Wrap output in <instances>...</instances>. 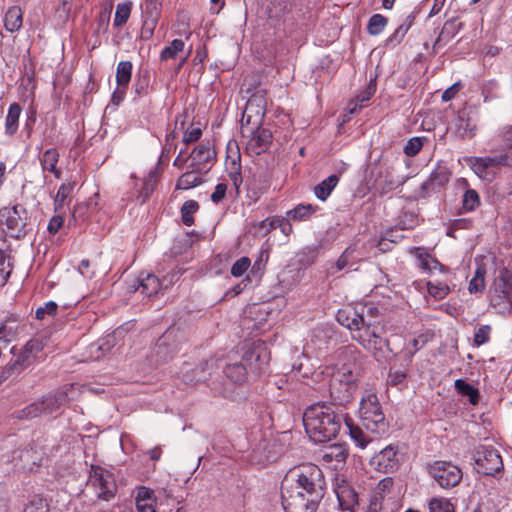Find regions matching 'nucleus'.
<instances>
[{"label": "nucleus", "instance_id": "1", "mask_svg": "<svg viewBox=\"0 0 512 512\" xmlns=\"http://www.w3.org/2000/svg\"><path fill=\"white\" fill-rule=\"evenodd\" d=\"M377 309L365 304L355 307L346 306L339 309L336 319L340 325L351 332V337L378 361H382L389 351V341L378 332V327L371 319Z\"/></svg>", "mask_w": 512, "mask_h": 512}, {"label": "nucleus", "instance_id": "2", "mask_svg": "<svg viewBox=\"0 0 512 512\" xmlns=\"http://www.w3.org/2000/svg\"><path fill=\"white\" fill-rule=\"evenodd\" d=\"M377 309L365 304L355 307L346 306L339 309L336 319L340 325L351 332V337L378 361H382L389 351V341L378 332V327L371 319Z\"/></svg>", "mask_w": 512, "mask_h": 512}, {"label": "nucleus", "instance_id": "3", "mask_svg": "<svg viewBox=\"0 0 512 512\" xmlns=\"http://www.w3.org/2000/svg\"><path fill=\"white\" fill-rule=\"evenodd\" d=\"M303 424L306 433L314 442H328L338 435L342 415L337 414L330 406L314 404L305 410Z\"/></svg>", "mask_w": 512, "mask_h": 512}, {"label": "nucleus", "instance_id": "4", "mask_svg": "<svg viewBox=\"0 0 512 512\" xmlns=\"http://www.w3.org/2000/svg\"><path fill=\"white\" fill-rule=\"evenodd\" d=\"M302 489L306 494L299 491H285L281 497L282 506L286 512H316L324 492L321 490V483L313 475L304 476L301 480Z\"/></svg>", "mask_w": 512, "mask_h": 512}, {"label": "nucleus", "instance_id": "5", "mask_svg": "<svg viewBox=\"0 0 512 512\" xmlns=\"http://www.w3.org/2000/svg\"><path fill=\"white\" fill-rule=\"evenodd\" d=\"M489 307L497 314L507 316L512 311V272L505 266L498 269L488 289Z\"/></svg>", "mask_w": 512, "mask_h": 512}, {"label": "nucleus", "instance_id": "6", "mask_svg": "<svg viewBox=\"0 0 512 512\" xmlns=\"http://www.w3.org/2000/svg\"><path fill=\"white\" fill-rule=\"evenodd\" d=\"M359 417L361 425L366 431L377 436L388 433L389 424L375 393L367 391L362 396L359 406Z\"/></svg>", "mask_w": 512, "mask_h": 512}, {"label": "nucleus", "instance_id": "7", "mask_svg": "<svg viewBox=\"0 0 512 512\" xmlns=\"http://www.w3.org/2000/svg\"><path fill=\"white\" fill-rule=\"evenodd\" d=\"M0 226L10 237L24 238L32 230L28 211L20 204L0 209Z\"/></svg>", "mask_w": 512, "mask_h": 512}, {"label": "nucleus", "instance_id": "8", "mask_svg": "<svg viewBox=\"0 0 512 512\" xmlns=\"http://www.w3.org/2000/svg\"><path fill=\"white\" fill-rule=\"evenodd\" d=\"M68 401L67 392L63 389L49 392L35 402L15 412L16 418L29 420L41 415H48L56 412Z\"/></svg>", "mask_w": 512, "mask_h": 512}, {"label": "nucleus", "instance_id": "9", "mask_svg": "<svg viewBox=\"0 0 512 512\" xmlns=\"http://www.w3.org/2000/svg\"><path fill=\"white\" fill-rule=\"evenodd\" d=\"M356 389L357 376L350 368L343 367L332 375L329 393L334 405L345 406L350 403Z\"/></svg>", "mask_w": 512, "mask_h": 512}, {"label": "nucleus", "instance_id": "10", "mask_svg": "<svg viewBox=\"0 0 512 512\" xmlns=\"http://www.w3.org/2000/svg\"><path fill=\"white\" fill-rule=\"evenodd\" d=\"M427 469L429 475L443 489L457 486L463 477L461 468L450 461H434L428 465Z\"/></svg>", "mask_w": 512, "mask_h": 512}, {"label": "nucleus", "instance_id": "11", "mask_svg": "<svg viewBox=\"0 0 512 512\" xmlns=\"http://www.w3.org/2000/svg\"><path fill=\"white\" fill-rule=\"evenodd\" d=\"M305 475L308 477L309 475H313L315 478L317 477L321 483V490L325 493L326 481L322 470L317 465L306 464L290 471V474L285 477L281 485V496L285 491H299L300 494H306V490L302 489L303 486H301V480Z\"/></svg>", "mask_w": 512, "mask_h": 512}, {"label": "nucleus", "instance_id": "12", "mask_svg": "<svg viewBox=\"0 0 512 512\" xmlns=\"http://www.w3.org/2000/svg\"><path fill=\"white\" fill-rule=\"evenodd\" d=\"M89 482L99 499L110 501L115 497L117 485L112 473L100 466H91Z\"/></svg>", "mask_w": 512, "mask_h": 512}, {"label": "nucleus", "instance_id": "13", "mask_svg": "<svg viewBox=\"0 0 512 512\" xmlns=\"http://www.w3.org/2000/svg\"><path fill=\"white\" fill-rule=\"evenodd\" d=\"M475 464L478 473L493 476L503 470V461L499 452L491 446H481L476 451Z\"/></svg>", "mask_w": 512, "mask_h": 512}, {"label": "nucleus", "instance_id": "14", "mask_svg": "<svg viewBox=\"0 0 512 512\" xmlns=\"http://www.w3.org/2000/svg\"><path fill=\"white\" fill-rule=\"evenodd\" d=\"M179 351L174 330H167L160 336L151 351V362L160 365L172 359Z\"/></svg>", "mask_w": 512, "mask_h": 512}, {"label": "nucleus", "instance_id": "15", "mask_svg": "<svg viewBox=\"0 0 512 512\" xmlns=\"http://www.w3.org/2000/svg\"><path fill=\"white\" fill-rule=\"evenodd\" d=\"M398 453V445L389 444L371 458L370 465L379 472L392 473L400 465Z\"/></svg>", "mask_w": 512, "mask_h": 512}, {"label": "nucleus", "instance_id": "16", "mask_svg": "<svg viewBox=\"0 0 512 512\" xmlns=\"http://www.w3.org/2000/svg\"><path fill=\"white\" fill-rule=\"evenodd\" d=\"M268 360L266 347L264 344H258L244 353L241 363L247 367V372L260 374L268 365Z\"/></svg>", "mask_w": 512, "mask_h": 512}, {"label": "nucleus", "instance_id": "17", "mask_svg": "<svg viewBox=\"0 0 512 512\" xmlns=\"http://www.w3.org/2000/svg\"><path fill=\"white\" fill-rule=\"evenodd\" d=\"M272 143V134L269 130L256 129L246 144V152L250 156L260 155L266 152Z\"/></svg>", "mask_w": 512, "mask_h": 512}, {"label": "nucleus", "instance_id": "18", "mask_svg": "<svg viewBox=\"0 0 512 512\" xmlns=\"http://www.w3.org/2000/svg\"><path fill=\"white\" fill-rule=\"evenodd\" d=\"M137 512H156L155 491L146 486H138L133 491Z\"/></svg>", "mask_w": 512, "mask_h": 512}, {"label": "nucleus", "instance_id": "19", "mask_svg": "<svg viewBox=\"0 0 512 512\" xmlns=\"http://www.w3.org/2000/svg\"><path fill=\"white\" fill-rule=\"evenodd\" d=\"M450 171L445 166H437L429 175L428 179L423 182L421 189L425 193L435 191L436 189L444 186L450 179Z\"/></svg>", "mask_w": 512, "mask_h": 512}, {"label": "nucleus", "instance_id": "20", "mask_svg": "<svg viewBox=\"0 0 512 512\" xmlns=\"http://www.w3.org/2000/svg\"><path fill=\"white\" fill-rule=\"evenodd\" d=\"M215 155V151L211 149L208 143L199 144L189 155V158L192 160L189 167L199 168L200 165H205L211 162L215 158Z\"/></svg>", "mask_w": 512, "mask_h": 512}, {"label": "nucleus", "instance_id": "21", "mask_svg": "<svg viewBox=\"0 0 512 512\" xmlns=\"http://www.w3.org/2000/svg\"><path fill=\"white\" fill-rule=\"evenodd\" d=\"M138 283L139 286L137 290L140 289L141 293L147 297L155 295L163 285V283L154 274L144 272L140 273Z\"/></svg>", "mask_w": 512, "mask_h": 512}, {"label": "nucleus", "instance_id": "22", "mask_svg": "<svg viewBox=\"0 0 512 512\" xmlns=\"http://www.w3.org/2000/svg\"><path fill=\"white\" fill-rule=\"evenodd\" d=\"M245 189H246V197L251 202H256L260 196L265 192L266 185L262 181L261 177L256 175H247L245 176Z\"/></svg>", "mask_w": 512, "mask_h": 512}, {"label": "nucleus", "instance_id": "23", "mask_svg": "<svg viewBox=\"0 0 512 512\" xmlns=\"http://www.w3.org/2000/svg\"><path fill=\"white\" fill-rule=\"evenodd\" d=\"M75 182L63 183L54 198L55 213H65V206L70 202Z\"/></svg>", "mask_w": 512, "mask_h": 512}, {"label": "nucleus", "instance_id": "24", "mask_svg": "<svg viewBox=\"0 0 512 512\" xmlns=\"http://www.w3.org/2000/svg\"><path fill=\"white\" fill-rule=\"evenodd\" d=\"M207 365H208L207 362H203L192 369H190V365H185L181 371L182 380L189 385H193L198 382L205 381L206 375H207V373H206Z\"/></svg>", "mask_w": 512, "mask_h": 512}, {"label": "nucleus", "instance_id": "25", "mask_svg": "<svg viewBox=\"0 0 512 512\" xmlns=\"http://www.w3.org/2000/svg\"><path fill=\"white\" fill-rule=\"evenodd\" d=\"M487 274L486 264L478 263L474 275L469 281L468 291L470 294H482L486 287L485 277Z\"/></svg>", "mask_w": 512, "mask_h": 512}, {"label": "nucleus", "instance_id": "26", "mask_svg": "<svg viewBox=\"0 0 512 512\" xmlns=\"http://www.w3.org/2000/svg\"><path fill=\"white\" fill-rule=\"evenodd\" d=\"M190 171L183 173L176 182V189L188 190L202 184L203 179L198 175L200 168L190 167Z\"/></svg>", "mask_w": 512, "mask_h": 512}, {"label": "nucleus", "instance_id": "27", "mask_svg": "<svg viewBox=\"0 0 512 512\" xmlns=\"http://www.w3.org/2000/svg\"><path fill=\"white\" fill-rule=\"evenodd\" d=\"M58 161L59 153L55 148L47 149L40 159L42 169L53 173L57 179L61 177V171L57 169Z\"/></svg>", "mask_w": 512, "mask_h": 512}, {"label": "nucleus", "instance_id": "28", "mask_svg": "<svg viewBox=\"0 0 512 512\" xmlns=\"http://www.w3.org/2000/svg\"><path fill=\"white\" fill-rule=\"evenodd\" d=\"M339 505L343 510H353L357 504V494L347 485L340 486L336 490Z\"/></svg>", "mask_w": 512, "mask_h": 512}, {"label": "nucleus", "instance_id": "29", "mask_svg": "<svg viewBox=\"0 0 512 512\" xmlns=\"http://www.w3.org/2000/svg\"><path fill=\"white\" fill-rule=\"evenodd\" d=\"M21 112L22 108L18 103H12L9 106L5 119V133L7 135L13 136L17 132Z\"/></svg>", "mask_w": 512, "mask_h": 512}, {"label": "nucleus", "instance_id": "30", "mask_svg": "<svg viewBox=\"0 0 512 512\" xmlns=\"http://www.w3.org/2000/svg\"><path fill=\"white\" fill-rule=\"evenodd\" d=\"M157 181H158V171H157V168H154L145 177V179L143 181V186L137 196V200L140 202V204H144L149 199V197L152 195Z\"/></svg>", "mask_w": 512, "mask_h": 512}, {"label": "nucleus", "instance_id": "31", "mask_svg": "<svg viewBox=\"0 0 512 512\" xmlns=\"http://www.w3.org/2000/svg\"><path fill=\"white\" fill-rule=\"evenodd\" d=\"M338 182L339 177L337 175L332 174L328 176L326 179L315 186L314 193L316 197L321 201H325L337 186Z\"/></svg>", "mask_w": 512, "mask_h": 512}, {"label": "nucleus", "instance_id": "32", "mask_svg": "<svg viewBox=\"0 0 512 512\" xmlns=\"http://www.w3.org/2000/svg\"><path fill=\"white\" fill-rule=\"evenodd\" d=\"M454 387L460 395L468 397L469 403L471 405H477L479 403V390L475 388L472 384L466 382L463 379H457L454 382Z\"/></svg>", "mask_w": 512, "mask_h": 512}, {"label": "nucleus", "instance_id": "33", "mask_svg": "<svg viewBox=\"0 0 512 512\" xmlns=\"http://www.w3.org/2000/svg\"><path fill=\"white\" fill-rule=\"evenodd\" d=\"M23 14L18 6L10 7L4 17L5 28L10 32L18 31L22 27Z\"/></svg>", "mask_w": 512, "mask_h": 512}, {"label": "nucleus", "instance_id": "34", "mask_svg": "<svg viewBox=\"0 0 512 512\" xmlns=\"http://www.w3.org/2000/svg\"><path fill=\"white\" fill-rule=\"evenodd\" d=\"M224 374L232 382L241 384L245 382L248 372L244 363L239 362L226 365L224 368Z\"/></svg>", "mask_w": 512, "mask_h": 512}, {"label": "nucleus", "instance_id": "35", "mask_svg": "<svg viewBox=\"0 0 512 512\" xmlns=\"http://www.w3.org/2000/svg\"><path fill=\"white\" fill-rule=\"evenodd\" d=\"M404 183L403 179L395 178L390 172H386L385 175H381L376 179V188L380 190L381 194L389 193L390 191L398 188Z\"/></svg>", "mask_w": 512, "mask_h": 512}, {"label": "nucleus", "instance_id": "36", "mask_svg": "<svg viewBox=\"0 0 512 512\" xmlns=\"http://www.w3.org/2000/svg\"><path fill=\"white\" fill-rule=\"evenodd\" d=\"M227 171L229 179L231 180L234 186L236 195L239 196L241 193V185L243 184V182L245 183V178H243L241 174L240 158H238V160H232L230 164L227 166Z\"/></svg>", "mask_w": 512, "mask_h": 512}, {"label": "nucleus", "instance_id": "37", "mask_svg": "<svg viewBox=\"0 0 512 512\" xmlns=\"http://www.w3.org/2000/svg\"><path fill=\"white\" fill-rule=\"evenodd\" d=\"M161 6L162 2L151 3V1H146L144 4V25L151 26L150 33H152V30L155 28L157 24L158 17L161 11Z\"/></svg>", "mask_w": 512, "mask_h": 512}, {"label": "nucleus", "instance_id": "38", "mask_svg": "<svg viewBox=\"0 0 512 512\" xmlns=\"http://www.w3.org/2000/svg\"><path fill=\"white\" fill-rule=\"evenodd\" d=\"M316 212V207L311 204H298L295 208L287 211L288 219L294 221L308 220Z\"/></svg>", "mask_w": 512, "mask_h": 512}, {"label": "nucleus", "instance_id": "39", "mask_svg": "<svg viewBox=\"0 0 512 512\" xmlns=\"http://www.w3.org/2000/svg\"><path fill=\"white\" fill-rule=\"evenodd\" d=\"M346 425L349 429L351 439L358 447L364 449L371 441H373V438L369 437V435L364 432L360 426L354 425L349 421H346Z\"/></svg>", "mask_w": 512, "mask_h": 512}, {"label": "nucleus", "instance_id": "40", "mask_svg": "<svg viewBox=\"0 0 512 512\" xmlns=\"http://www.w3.org/2000/svg\"><path fill=\"white\" fill-rule=\"evenodd\" d=\"M132 76V63L121 61L116 69V82L118 86H128Z\"/></svg>", "mask_w": 512, "mask_h": 512}, {"label": "nucleus", "instance_id": "41", "mask_svg": "<svg viewBox=\"0 0 512 512\" xmlns=\"http://www.w3.org/2000/svg\"><path fill=\"white\" fill-rule=\"evenodd\" d=\"M463 24L458 22L457 18H452L444 23L437 42L441 40L448 41L453 38L461 29Z\"/></svg>", "mask_w": 512, "mask_h": 512}, {"label": "nucleus", "instance_id": "42", "mask_svg": "<svg viewBox=\"0 0 512 512\" xmlns=\"http://www.w3.org/2000/svg\"><path fill=\"white\" fill-rule=\"evenodd\" d=\"M199 209V204L195 200L185 201L180 209L181 219L184 225L192 226L194 224L193 214Z\"/></svg>", "mask_w": 512, "mask_h": 512}, {"label": "nucleus", "instance_id": "43", "mask_svg": "<svg viewBox=\"0 0 512 512\" xmlns=\"http://www.w3.org/2000/svg\"><path fill=\"white\" fill-rule=\"evenodd\" d=\"M429 512H456L451 501L444 497H433L428 503Z\"/></svg>", "mask_w": 512, "mask_h": 512}, {"label": "nucleus", "instance_id": "44", "mask_svg": "<svg viewBox=\"0 0 512 512\" xmlns=\"http://www.w3.org/2000/svg\"><path fill=\"white\" fill-rule=\"evenodd\" d=\"M387 24L388 19L385 16L381 14H374L368 21L367 32L372 36L379 35L383 32Z\"/></svg>", "mask_w": 512, "mask_h": 512}, {"label": "nucleus", "instance_id": "45", "mask_svg": "<svg viewBox=\"0 0 512 512\" xmlns=\"http://www.w3.org/2000/svg\"><path fill=\"white\" fill-rule=\"evenodd\" d=\"M132 10V3L125 2L120 3L116 7L115 17H114V26L121 27L123 26L129 19L130 13Z\"/></svg>", "mask_w": 512, "mask_h": 512}, {"label": "nucleus", "instance_id": "46", "mask_svg": "<svg viewBox=\"0 0 512 512\" xmlns=\"http://www.w3.org/2000/svg\"><path fill=\"white\" fill-rule=\"evenodd\" d=\"M348 457V451L343 445H332L324 454L323 458L326 461H336L338 463L344 462Z\"/></svg>", "mask_w": 512, "mask_h": 512}, {"label": "nucleus", "instance_id": "47", "mask_svg": "<svg viewBox=\"0 0 512 512\" xmlns=\"http://www.w3.org/2000/svg\"><path fill=\"white\" fill-rule=\"evenodd\" d=\"M413 251H415V255L420 261L419 265L423 270L435 269L438 266L441 268L443 267L438 260L430 256L428 253H422L421 248L414 247Z\"/></svg>", "mask_w": 512, "mask_h": 512}, {"label": "nucleus", "instance_id": "48", "mask_svg": "<svg viewBox=\"0 0 512 512\" xmlns=\"http://www.w3.org/2000/svg\"><path fill=\"white\" fill-rule=\"evenodd\" d=\"M470 166L474 172L483 179L491 180L494 177V173L489 172L483 157H474L470 159Z\"/></svg>", "mask_w": 512, "mask_h": 512}, {"label": "nucleus", "instance_id": "49", "mask_svg": "<svg viewBox=\"0 0 512 512\" xmlns=\"http://www.w3.org/2000/svg\"><path fill=\"white\" fill-rule=\"evenodd\" d=\"M184 48V42L181 39H174L169 46H166L160 54V59L166 61L174 59Z\"/></svg>", "mask_w": 512, "mask_h": 512}, {"label": "nucleus", "instance_id": "50", "mask_svg": "<svg viewBox=\"0 0 512 512\" xmlns=\"http://www.w3.org/2000/svg\"><path fill=\"white\" fill-rule=\"evenodd\" d=\"M480 204L478 193L473 189H468L463 196L462 205L466 211L475 210Z\"/></svg>", "mask_w": 512, "mask_h": 512}, {"label": "nucleus", "instance_id": "51", "mask_svg": "<svg viewBox=\"0 0 512 512\" xmlns=\"http://www.w3.org/2000/svg\"><path fill=\"white\" fill-rule=\"evenodd\" d=\"M486 164H487V168L489 170V172L493 173V171L495 169H498L502 166H507L508 162H507V155H506V152L504 153H500V154H497V155H494V156H486V157H483Z\"/></svg>", "mask_w": 512, "mask_h": 512}, {"label": "nucleus", "instance_id": "52", "mask_svg": "<svg viewBox=\"0 0 512 512\" xmlns=\"http://www.w3.org/2000/svg\"><path fill=\"white\" fill-rule=\"evenodd\" d=\"M425 138L413 137L408 140L404 147V153L409 157L416 156L423 147Z\"/></svg>", "mask_w": 512, "mask_h": 512}, {"label": "nucleus", "instance_id": "53", "mask_svg": "<svg viewBox=\"0 0 512 512\" xmlns=\"http://www.w3.org/2000/svg\"><path fill=\"white\" fill-rule=\"evenodd\" d=\"M491 326L490 325H482L479 327L473 338V343L475 346H481L486 344L490 340Z\"/></svg>", "mask_w": 512, "mask_h": 512}, {"label": "nucleus", "instance_id": "54", "mask_svg": "<svg viewBox=\"0 0 512 512\" xmlns=\"http://www.w3.org/2000/svg\"><path fill=\"white\" fill-rule=\"evenodd\" d=\"M24 512H49V505L46 499L34 497L26 506Z\"/></svg>", "mask_w": 512, "mask_h": 512}, {"label": "nucleus", "instance_id": "55", "mask_svg": "<svg viewBox=\"0 0 512 512\" xmlns=\"http://www.w3.org/2000/svg\"><path fill=\"white\" fill-rule=\"evenodd\" d=\"M251 261L248 257L239 258L231 267V275L234 277L242 276L250 267Z\"/></svg>", "mask_w": 512, "mask_h": 512}, {"label": "nucleus", "instance_id": "56", "mask_svg": "<svg viewBox=\"0 0 512 512\" xmlns=\"http://www.w3.org/2000/svg\"><path fill=\"white\" fill-rule=\"evenodd\" d=\"M17 329L10 326L7 321L0 324V341L8 344L16 338Z\"/></svg>", "mask_w": 512, "mask_h": 512}, {"label": "nucleus", "instance_id": "57", "mask_svg": "<svg viewBox=\"0 0 512 512\" xmlns=\"http://www.w3.org/2000/svg\"><path fill=\"white\" fill-rule=\"evenodd\" d=\"M58 305L54 301L45 303L44 306H40L36 309L35 316L39 320H43L46 315L54 316L57 313Z\"/></svg>", "mask_w": 512, "mask_h": 512}, {"label": "nucleus", "instance_id": "58", "mask_svg": "<svg viewBox=\"0 0 512 512\" xmlns=\"http://www.w3.org/2000/svg\"><path fill=\"white\" fill-rule=\"evenodd\" d=\"M12 268L9 263H6V253L0 249V286L6 284Z\"/></svg>", "mask_w": 512, "mask_h": 512}, {"label": "nucleus", "instance_id": "59", "mask_svg": "<svg viewBox=\"0 0 512 512\" xmlns=\"http://www.w3.org/2000/svg\"><path fill=\"white\" fill-rule=\"evenodd\" d=\"M428 292L434 298L443 299L445 296L449 294L450 289L446 284L428 283Z\"/></svg>", "mask_w": 512, "mask_h": 512}, {"label": "nucleus", "instance_id": "60", "mask_svg": "<svg viewBox=\"0 0 512 512\" xmlns=\"http://www.w3.org/2000/svg\"><path fill=\"white\" fill-rule=\"evenodd\" d=\"M408 31L405 30V28L399 26L393 34H391L385 41V45L387 47H395L396 45L400 44L403 40L404 36L407 34Z\"/></svg>", "mask_w": 512, "mask_h": 512}, {"label": "nucleus", "instance_id": "61", "mask_svg": "<svg viewBox=\"0 0 512 512\" xmlns=\"http://www.w3.org/2000/svg\"><path fill=\"white\" fill-rule=\"evenodd\" d=\"M352 254L351 251H349V249H346L341 255L340 257L338 258V260L336 261L335 265L332 266L330 269H329V273L331 274H335L336 272H339L341 270H343L349 263V258H350V255Z\"/></svg>", "mask_w": 512, "mask_h": 512}, {"label": "nucleus", "instance_id": "62", "mask_svg": "<svg viewBox=\"0 0 512 512\" xmlns=\"http://www.w3.org/2000/svg\"><path fill=\"white\" fill-rule=\"evenodd\" d=\"M407 377L405 370L390 368L388 382L390 385H399L404 382Z\"/></svg>", "mask_w": 512, "mask_h": 512}, {"label": "nucleus", "instance_id": "63", "mask_svg": "<svg viewBox=\"0 0 512 512\" xmlns=\"http://www.w3.org/2000/svg\"><path fill=\"white\" fill-rule=\"evenodd\" d=\"M227 188H228L227 184L218 183L215 186L214 191L210 196L211 201L214 204H219L220 202H222L226 196Z\"/></svg>", "mask_w": 512, "mask_h": 512}, {"label": "nucleus", "instance_id": "64", "mask_svg": "<svg viewBox=\"0 0 512 512\" xmlns=\"http://www.w3.org/2000/svg\"><path fill=\"white\" fill-rule=\"evenodd\" d=\"M43 349L41 341L37 339H31L29 340L22 348V350L25 351V353L30 354L32 357L36 359L39 352H41Z\"/></svg>", "mask_w": 512, "mask_h": 512}]
</instances>
